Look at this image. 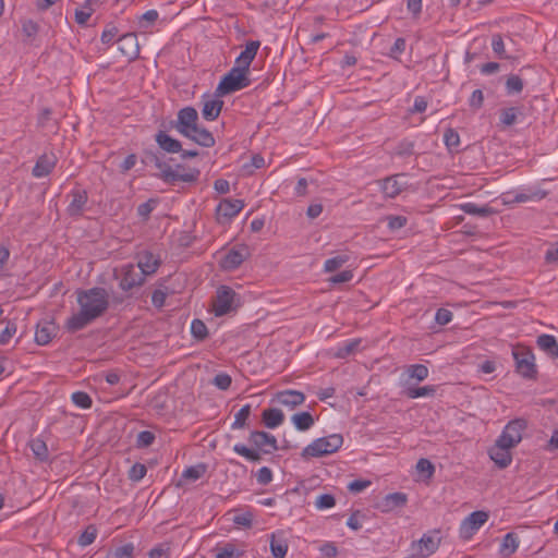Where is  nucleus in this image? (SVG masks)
I'll return each mask as SVG.
<instances>
[{
	"instance_id": "13d9d810",
	"label": "nucleus",
	"mask_w": 558,
	"mask_h": 558,
	"mask_svg": "<svg viewBox=\"0 0 558 558\" xmlns=\"http://www.w3.org/2000/svg\"><path fill=\"white\" fill-rule=\"evenodd\" d=\"M336 499L330 494H323L316 498L315 506L317 509H328L333 507Z\"/></svg>"
},
{
	"instance_id": "9d476101",
	"label": "nucleus",
	"mask_w": 558,
	"mask_h": 558,
	"mask_svg": "<svg viewBox=\"0 0 558 558\" xmlns=\"http://www.w3.org/2000/svg\"><path fill=\"white\" fill-rule=\"evenodd\" d=\"M250 256L248 246L241 244L229 250L220 260V266L225 270L236 269Z\"/></svg>"
},
{
	"instance_id": "c03bdc74",
	"label": "nucleus",
	"mask_w": 558,
	"mask_h": 558,
	"mask_svg": "<svg viewBox=\"0 0 558 558\" xmlns=\"http://www.w3.org/2000/svg\"><path fill=\"white\" fill-rule=\"evenodd\" d=\"M191 333L196 340L203 341L208 336L207 326L203 320L194 319L191 324Z\"/></svg>"
},
{
	"instance_id": "37998d69",
	"label": "nucleus",
	"mask_w": 558,
	"mask_h": 558,
	"mask_svg": "<svg viewBox=\"0 0 558 558\" xmlns=\"http://www.w3.org/2000/svg\"><path fill=\"white\" fill-rule=\"evenodd\" d=\"M520 109L517 107L505 108L500 111V123L504 126H511L517 122Z\"/></svg>"
},
{
	"instance_id": "4be33fe9",
	"label": "nucleus",
	"mask_w": 558,
	"mask_h": 558,
	"mask_svg": "<svg viewBox=\"0 0 558 558\" xmlns=\"http://www.w3.org/2000/svg\"><path fill=\"white\" fill-rule=\"evenodd\" d=\"M260 47L258 40H251L246 43L245 49L240 53L235 60V66L241 68L248 72L252 61L255 59L257 51Z\"/></svg>"
},
{
	"instance_id": "412c9836",
	"label": "nucleus",
	"mask_w": 558,
	"mask_h": 558,
	"mask_svg": "<svg viewBox=\"0 0 558 558\" xmlns=\"http://www.w3.org/2000/svg\"><path fill=\"white\" fill-rule=\"evenodd\" d=\"M223 101L220 99V97H203V108H202V114L203 118L207 121H214L216 120L222 109Z\"/></svg>"
},
{
	"instance_id": "0e129e2a",
	"label": "nucleus",
	"mask_w": 558,
	"mask_h": 558,
	"mask_svg": "<svg viewBox=\"0 0 558 558\" xmlns=\"http://www.w3.org/2000/svg\"><path fill=\"white\" fill-rule=\"evenodd\" d=\"M149 558H168L170 556V546L167 544H160L149 550Z\"/></svg>"
},
{
	"instance_id": "20e7f679",
	"label": "nucleus",
	"mask_w": 558,
	"mask_h": 558,
	"mask_svg": "<svg viewBox=\"0 0 558 558\" xmlns=\"http://www.w3.org/2000/svg\"><path fill=\"white\" fill-rule=\"evenodd\" d=\"M342 444L343 437L340 434H331L326 437H320L307 445L303 449L301 457L303 459H310L328 456L338 451Z\"/></svg>"
},
{
	"instance_id": "58836bf2",
	"label": "nucleus",
	"mask_w": 558,
	"mask_h": 558,
	"mask_svg": "<svg viewBox=\"0 0 558 558\" xmlns=\"http://www.w3.org/2000/svg\"><path fill=\"white\" fill-rule=\"evenodd\" d=\"M206 465L204 463H199L196 465L189 466L182 473V478L189 481H197L206 473Z\"/></svg>"
},
{
	"instance_id": "6ab92c4d",
	"label": "nucleus",
	"mask_w": 558,
	"mask_h": 558,
	"mask_svg": "<svg viewBox=\"0 0 558 558\" xmlns=\"http://www.w3.org/2000/svg\"><path fill=\"white\" fill-rule=\"evenodd\" d=\"M275 401L289 409H294L304 403L305 395L299 390L288 389L277 392Z\"/></svg>"
},
{
	"instance_id": "bb28decb",
	"label": "nucleus",
	"mask_w": 558,
	"mask_h": 558,
	"mask_svg": "<svg viewBox=\"0 0 558 558\" xmlns=\"http://www.w3.org/2000/svg\"><path fill=\"white\" fill-rule=\"evenodd\" d=\"M93 322L94 319L90 316H88L85 312L80 310L77 313L73 314L71 317L68 318L65 323V328L70 332H76L78 330L84 329Z\"/></svg>"
},
{
	"instance_id": "680f3d73",
	"label": "nucleus",
	"mask_w": 558,
	"mask_h": 558,
	"mask_svg": "<svg viewBox=\"0 0 558 558\" xmlns=\"http://www.w3.org/2000/svg\"><path fill=\"white\" fill-rule=\"evenodd\" d=\"M233 523L243 527H251L253 523V514L250 511L235 514L232 519Z\"/></svg>"
},
{
	"instance_id": "c85d7f7f",
	"label": "nucleus",
	"mask_w": 558,
	"mask_h": 558,
	"mask_svg": "<svg viewBox=\"0 0 558 558\" xmlns=\"http://www.w3.org/2000/svg\"><path fill=\"white\" fill-rule=\"evenodd\" d=\"M262 421L266 427L276 428L283 423L284 414L276 408L266 409L263 411Z\"/></svg>"
},
{
	"instance_id": "f3484780",
	"label": "nucleus",
	"mask_w": 558,
	"mask_h": 558,
	"mask_svg": "<svg viewBox=\"0 0 558 558\" xmlns=\"http://www.w3.org/2000/svg\"><path fill=\"white\" fill-rule=\"evenodd\" d=\"M512 447H506L499 440H496L495 445L489 449L488 453L495 464L500 468H507L512 461V454L510 450Z\"/></svg>"
},
{
	"instance_id": "473e14b6",
	"label": "nucleus",
	"mask_w": 558,
	"mask_h": 558,
	"mask_svg": "<svg viewBox=\"0 0 558 558\" xmlns=\"http://www.w3.org/2000/svg\"><path fill=\"white\" fill-rule=\"evenodd\" d=\"M291 422L298 430H308L314 425V417L310 412H299L291 416Z\"/></svg>"
},
{
	"instance_id": "aec40b11",
	"label": "nucleus",
	"mask_w": 558,
	"mask_h": 558,
	"mask_svg": "<svg viewBox=\"0 0 558 558\" xmlns=\"http://www.w3.org/2000/svg\"><path fill=\"white\" fill-rule=\"evenodd\" d=\"M439 546V539L430 534H424L420 541L413 544V549L421 557H428L434 554Z\"/></svg>"
},
{
	"instance_id": "5fc2aeb1",
	"label": "nucleus",
	"mask_w": 558,
	"mask_h": 558,
	"mask_svg": "<svg viewBox=\"0 0 558 558\" xmlns=\"http://www.w3.org/2000/svg\"><path fill=\"white\" fill-rule=\"evenodd\" d=\"M156 207V201L155 199H148L145 203H142L137 207V215L143 219L147 220L151 214V211Z\"/></svg>"
},
{
	"instance_id": "49530a36",
	"label": "nucleus",
	"mask_w": 558,
	"mask_h": 558,
	"mask_svg": "<svg viewBox=\"0 0 558 558\" xmlns=\"http://www.w3.org/2000/svg\"><path fill=\"white\" fill-rule=\"evenodd\" d=\"M349 260L348 255H338L331 258H328L324 264V270L326 272H332L339 269L342 265H344Z\"/></svg>"
},
{
	"instance_id": "f257e3e1",
	"label": "nucleus",
	"mask_w": 558,
	"mask_h": 558,
	"mask_svg": "<svg viewBox=\"0 0 558 558\" xmlns=\"http://www.w3.org/2000/svg\"><path fill=\"white\" fill-rule=\"evenodd\" d=\"M182 136L193 141L199 146L209 148L216 143L214 135L205 128L198 125V113L193 107L179 110L177 120L170 122Z\"/></svg>"
},
{
	"instance_id": "603ef678",
	"label": "nucleus",
	"mask_w": 558,
	"mask_h": 558,
	"mask_svg": "<svg viewBox=\"0 0 558 558\" xmlns=\"http://www.w3.org/2000/svg\"><path fill=\"white\" fill-rule=\"evenodd\" d=\"M492 48L496 56L500 59L508 58L506 54L505 43L500 34H495L492 38Z\"/></svg>"
},
{
	"instance_id": "f704fd0d",
	"label": "nucleus",
	"mask_w": 558,
	"mask_h": 558,
	"mask_svg": "<svg viewBox=\"0 0 558 558\" xmlns=\"http://www.w3.org/2000/svg\"><path fill=\"white\" fill-rule=\"evenodd\" d=\"M437 391V386L428 385L424 387H408L403 393L410 399H416L421 397H433Z\"/></svg>"
},
{
	"instance_id": "a878e982",
	"label": "nucleus",
	"mask_w": 558,
	"mask_h": 558,
	"mask_svg": "<svg viewBox=\"0 0 558 558\" xmlns=\"http://www.w3.org/2000/svg\"><path fill=\"white\" fill-rule=\"evenodd\" d=\"M155 141L158 146L168 154H177L182 150V144L177 138L171 137L165 131H159L155 135Z\"/></svg>"
},
{
	"instance_id": "b1692460",
	"label": "nucleus",
	"mask_w": 558,
	"mask_h": 558,
	"mask_svg": "<svg viewBox=\"0 0 558 558\" xmlns=\"http://www.w3.org/2000/svg\"><path fill=\"white\" fill-rule=\"evenodd\" d=\"M57 333V326L52 322H41L37 324L35 331V341L39 345L48 344Z\"/></svg>"
},
{
	"instance_id": "de8ad7c7",
	"label": "nucleus",
	"mask_w": 558,
	"mask_h": 558,
	"mask_svg": "<svg viewBox=\"0 0 558 558\" xmlns=\"http://www.w3.org/2000/svg\"><path fill=\"white\" fill-rule=\"evenodd\" d=\"M17 326L15 320L8 319L5 322L4 329L0 332V344H7L12 339V337L16 333Z\"/></svg>"
},
{
	"instance_id": "2f4dec72",
	"label": "nucleus",
	"mask_w": 558,
	"mask_h": 558,
	"mask_svg": "<svg viewBox=\"0 0 558 558\" xmlns=\"http://www.w3.org/2000/svg\"><path fill=\"white\" fill-rule=\"evenodd\" d=\"M407 504V495L403 493L388 494L381 504L383 511H391L395 508L403 507Z\"/></svg>"
},
{
	"instance_id": "ea45409f",
	"label": "nucleus",
	"mask_w": 558,
	"mask_h": 558,
	"mask_svg": "<svg viewBox=\"0 0 558 558\" xmlns=\"http://www.w3.org/2000/svg\"><path fill=\"white\" fill-rule=\"evenodd\" d=\"M251 414V405L244 404L234 415V422L232 423L233 429H240L245 427L246 421Z\"/></svg>"
},
{
	"instance_id": "a211bd4d",
	"label": "nucleus",
	"mask_w": 558,
	"mask_h": 558,
	"mask_svg": "<svg viewBox=\"0 0 558 558\" xmlns=\"http://www.w3.org/2000/svg\"><path fill=\"white\" fill-rule=\"evenodd\" d=\"M404 177V174H395L380 180L379 184L384 195L389 198L397 197L405 187V183L400 181Z\"/></svg>"
},
{
	"instance_id": "774afa93",
	"label": "nucleus",
	"mask_w": 558,
	"mask_h": 558,
	"mask_svg": "<svg viewBox=\"0 0 558 558\" xmlns=\"http://www.w3.org/2000/svg\"><path fill=\"white\" fill-rule=\"evenodd\" d=\"M256 480H257L258 484H260V485L269 484L272 480L271 470L267 466L260 468L256 474Z\"/></svg>"
},
{
	"instance_id": "c9c22d12",
	"label": "nucleus",
	"mask_w": 558,
	"mask_h": 558,
	"mask_svg": "<svg viewBox=\"0 0 558 558\" xmlns=\"http://www.w3.org/2000/svg\"><path fill=\"white\" fill-rule=\"evenodd\" d=\"M360 344H361L360 339H351V340L344 341L337 348L335 356L338 359H345L349 355L356 352Z\"/></svg>"
},
{
	"instance_id": "72a5a7b5",
	"label": "nucleus",
	"mask_w": 558,
	"mask_h": 558,
	"mask_svg": "<svg viewBox=\"0 0 558 558\" xmlns=\"http://www.w3.org/2000/svg\"><path fill=\"white\" fill-rule=\"evenodd\" d=\"M519 547V537L515 533H507L504 538L502 543L500 545V553L509 557L511 556Z\"/></svg>"
},
{
	"instance_id": "69168bd1",
	"label": "nucleus",
	"mask_w": 558,
	"mask_h": 558,
	"mask_svg": "<svg viewBox=\"0 0 558 558\" xmlns=\"http://www.w3.org/2000/svg\"><path fill=\"white\" fill-rule=\"evenodd\" d=\"M483 102H484L483 92L481 89H475L469 99L470 107L474 110H478L480 108H482Z\"/></svg>"
},
{
	"instance_id": "4468645a",
	"label": "nucleus",
	"mask_w": 558,
	"mask_h": 558,
	"mask_svg": "<svg viewBox=\"0 0 558 558\" xmlns=\"http://www.w3.org/2000/svg\"><path fill=\"white\" fill-rule=\"evenodd\" d=\"M136 262L138 269L147 277L154 275L160 264L161 259L159 256L153 254L149 251H142L136 254Z\"/></svg>"
},
{
	"instance_id": "e2e57ef3",
	"label": "nucleus",
	"mask_w": 558,
	"mask_h": 558,
	"mask_svg": "<svg viewBox=\"0 0 558 558\" xmlns=\"http://www.w3.org/2000/svg\"><path fill=\"white\" fill-rule=\"evenodd\" d=\"M213 383L217 388L227 390L231 386L232 379L230 375L226 373H219L214 377Z\"/></svg>"
},
{
	"instance_id": "f03ea898",
	"label": "nucleus",
	"mask_w": 558,
	"mask_h": 558,
	"mask_svg": "<svg viewBox=\"0 0 558 558\" xmlns=\"http://www.w3.org/2000/svg\"><path fill=\"white\" fill-rule=\"evenodd\" d=\"M80 310L94 320L102 316L109 307V293L104 288H92L77 292Z\"/></svg>"
},
{
	"instance_id": "a18cd8bd",
	"label": "nucleus",
	"mask_w": 558,
	"mask_h": 558,
	"mask_svg": "<svg viewBox=\"0 0 558 558\" xmlns=\"http://www.w3.org/2000/svg\"><path fill=\"white\" fill-rule=\"evenodd\" d=\"M444 142L447 148L452 151L460 146V135L456 130L449 128L444 133Z\"/></svg>"
},
{
	"instance_id": "f8f14e48",
	"label": "nucleus",
	"mask_w": 558,
	"mask_h": 558,
	"mask_svg": "<svg viewBox=\"0 0 558 558\" xmlns=\"http://www.w3.org/2000/svg\"><path fill=\"white\" fill-rule=\"evenodd\" d=\"M488 520L485 511H474L469 514L460 525L461 537L468 539Z\"/></svg>"
},
{
	"instance_id": "9b49d317",
	"label": "nucleus",
	"mask_w": 558,
	"mask_h": 558,
	"mask_svg": "<svg viewBox=\"0 0 558 558\" xmlns=\"http://www.w3.org/2000/svg\"><path fill=\"white\" fill-rule=\"evenodd\" d=\"M244 202L242 199L223 198L216 208L218 222H226L239 215L243 209Z\"/></svg>"
},
{
	"instance_id": "4d7b16f0",
	"label": "nucleus",
	"mask_w": 558,
	"mask_h": 558,
	"mask_svg": "<svg viewBox=\"0 0 558 558\" xmlns=\"http://www.w3.org/2000/svg\"><path fill=\"white\" fill-rule=\"evenodd\" d=\"M147 469L142 463H135L129 471V478L134 482L141 481L146 475Z\"/></svg>"
},
{
	"instance_id": "bf43d9fd",
	"label": "nucleus",
	"mask_w": 558,
	"mask_h": 558,
	"mask_svg": "<svg viewBox=\"0 0 558 558\" xmlns=\"http://www.w3.org/2000/svg\"><path fill=\"white\" fill-rule=\"evenodd\" d=\"M158 16H159V14L156 10L146 11L140 17V26L142 28L148 27L149 25L154 24L157 21Z\"/></svg>"
},
{
	"instance_id": "4c0bfd02",
	"label": "nucleus",
	"mask_w": 558,
	"mask_h": 558,
	"mask_svg": "<svg viewBox=\"0 0 558 558\" xmlns=\"http://www.w3.org/2000/svg\"><path fill=\"white\" fill-rule=\"evenodd\" d=\"M243 555L244 550H239L234 544L227 543L217 549L216 558H241Z\"/></svg>"
},
{
	"instance_id": "79ce46f5",
	"label": "nucleus",
	"mask_w": 558,
	"mask_h": 558,
	"mask_svg": "<svg viewBox=\"0 0 558 558\" xmlns=\"http://www.w3.org/2000/svg\"><path fill=\"white\" fill-rule=\"evenodd\" d=\"M407 373L411 378L423 381L428 377L429 371L427 366L423 364H412L408 366Z\"/></svg>"
},
{
	"instance_id": "6e6d98bb",
	"label": "nucleus",
	"mask_w": 558,
	"mask_h": 558,
	"mask_svg": "<svg viewBox=\"0 0 558 558\" xmlns=\"http://www.w3.org/2000/svg\"><path fill=\"white\" fill-rule=\"evenodd\" d=\"M97 531L94 526H88L78 537L81 546H88L96 539Z\"/></svg>"
},
{
	"instance_id": "39448f33",
	"label": "nucleus",
	"mask_w": 558,
	"mask_h": 558,
	"mask_svg": "<svg viewBox=\"0 0 558 558\" xmlns=\"http://www.w3.org/2000/svg\"><path fill=\"white\" fill-rule=\"evenodd\" d=\"M247 71L233 66L220 81L216 88V96L222 97L247 87L251 83Z\"/></svg>"
},
{
	"instance_id": "052dcab7",
	"label": "nucleus",
	"mask_w": 558,
	"mask_h": 558,
	"mask_svg": "<svg viewBox=\"0 0 558 558\" xmlns=\"http://www.w3.org/2000/svg\"><path fill=\"white\" fill-rule=\"evenodd\" d=\"M416 470L422 474H426L427 477H432L435 472V466L429 460L421 458L416 463Z\"/></svg>"
},
{
	"instance_id": "7c9ffc66",
	"label": "nucleus",
	"mask_w": 558,
	"mask_h": 558,
	"mask_svg": "<svg viewBox=\"0 0 558 558\" xmlns=\"http://www.w3.org/2000/svg\"><path fill=\"white\" fill-rule=\"evenodd\" d=\"M28 446H29L34 457L38 461H40V462L48 461L49 450H48L46 442L41 438L37 437V438L31 439L28 442Z\"/></svg>"
},
{
	"instance_id": "8fccbe9b",
	"label": "nucleus",
	"mask_w": 558,
	"mask_h": 558,
	"mask_svg": "<svg viewBox=\"0 0 558 558\" xmlns=\"http://www.w3.org/2000/svg\"><path fill=\"white\" fill-rule=\"evenodd\" d=\"M73 403L81 409H89L92 407V398L84 391H76L71 397Z\"/></svg>"
},
{
	"instance_id": "c756f323",
	"label": "nucleus",
	"mask_w": 558,
	"mask_h": 558,
	"mask_svg": "<svg viewBox=\"0 0 558 558\" xmlns=\"http://www.w3.org/2000/svg\"><path fill=\"white\" fill-rule=\"evenodd\" d=\"M536 342L539 349L543 350L546 354L554 359H558V342L554 336L546 333L541 335L537 337Z\"/></svg>"
},
{
	"instance_id": "cd10ccee",
	"label": "nucleus",
	"mask_w": 558,
	"mask_h": 558,
	"mask_svg": "<svg viewBox=\"0 0 558 558\" xmlns=\"http://www.w3.org/2000/svg\"><path fill=\"white\" fill-rule=\"evenodd\" d=\"M86 191L75 190L72 192V202L68 207V211L71 216H78L82 214L84 206L87 203Z\"/></svg>"
},
{
	"instance_id": "a19ab883",
	"label": "nucleus",
	"mask_w": 558,
	"mask_h": 558,
	"mask_svg": "<svg viewBox=\"0 0 558 558\" xmlns=\"http://www.w3.org/2000/svg\"><path fill=\"white\" fill-rule=\"evenodd\" d=\"M524 84L523 80L515 74H511L508 76L506 81V90L507 94L513 95V94H520L523 90Z\"/></svg>"
},
{
	"instance_id": "6e6552de",
	"label": "nucleus",
	"mask_w": 558,
	"mask_h": 558,
	"mask_svg": "<svg viewBox=\"0 0 558 558\" xmlns=\"http://www.w3.org/2000/svg\"><path fill=\"white\" fill-rule=\"evenodd\" d=\"M526 428V421L515 418L510 421L497 438L506 447H515L522 440V433Z\"/></svg>"
},
{
	"instance_id": "e433bc0d",
	"label": "nucleus",
	"mask_w": 558,
	"mask_h": 558,
	"mask_svg": "<svg viewBox=\"0 0 558 558\" xmlns=\"http://www.w3.org/2000/svg\"><path fill=\"white\" fill-rule=\"evenodd\" d=\"M134 545L132 543L110 549L105 558H133Z\"/></svg>"
},
{
	"instance_id": "09e8293b",
	"label": "nucleus",
	"mask_w": 558,
	"mask_h": 558,
	"mask_svg": "<svg viewBox=\"0 0 558 558\" xmlns=\"http://www.w3.org/2000/svg\"><path fill=\"white\" fill-rule=\"evenodd\" d=\"M233 450L250 461L257 462L260 460V454L258 451L252 450L242 444L234 445Z\"/></svg>"
},
{
	"instance_id": "864d4df0",
	"label": "nucleus",
	"mask_w": 558,
	"mask_h": 558,
	"mask_svg": "<svg viewBox=\"0 0 558 558\" xmlns=\"http://www.w3.org/2000/svg\"><path fill=\"white\" fill-rule=\"evenodd\" d=\"M462 209L466 214L476 215V216H481V217H486L490 213V208L489 207H487V206L480 207V206H477L474 203H466V204H464L462 206Z\"/></svg>"
},
{
	"instance_id": "423d86ee",
	"label": "nucleus",
	"mask_w": 558,
	"mask_h": 558,
	"mask_svg": "<svg viewBox=\"0 0 558 558\" xmlns=\"http://www.w3.org/2000/svg\"><path fill=\"white\" fill-rule=\"evenodd\" d=\"M239 303L240 298L233 289L228 286H220L213 302V310L216 316H223L235 310Z\"/></svg>"
},
{
	"instance_id": "0eeeda50",
	"label": "nucleus",
	"mask_w": 558,
	"mask_h": 558,
	"mask_svg": "<svg viewBox=\"0 0 558 558\" xmlns=\"http://www.w3.org/2000/svg\"><path fill=\"white\" fill-rule=\"evenodd\" d=\"M515 361L517 372L524 378H534L536 375V365L534 363V354L524 347H517L512 351Z\"/></svg>"
},
{
	"instance_id": "2eb2a0df",
	"label": "nucleus",
	"mask_w": 558,
	"mask_h": 558,
	"mask_svg": "<svg viewBox=\"0 0 558 558\" xmlns=\"http://www.w3.org/2000/svg\"><path fill=\"white\" fill-rule=\"evenodd\" d=\"M248 440L264 453H271L278 449L276 437L266 432H252L250 434Z\"/></svg>"
},
{
	"instance_id": "1a4fd4ad",
	"label": "nucleus",
	"mask_w": 558,
	"mask_h": 558,
	"mask_svg": "<svg viewBox=\"0 0 558 558\" xmlns=\"http://www.w3.org/2000/svg\"><path fill=\"white\" fill-rule=\"evenodd\" d=\"M119 278L120 289L128 292L136 287L143 286L146 276L141 270H136L133 264H128L121 267Z\"/></svg>"
},
{
	"instance_id": "393cba45",
	"label": "nucleus",
	"mask_w": 558,
	"mask_h": 558,
	"mask_svg": "<svg viewBox=\"0 0 558 558\" xmlns=\"http://www.w3.org/2000/svg\"><path fill=\"white\" fill-rule=\"evenodd\" d=\"M269 547L274 558H284L288 553V542L283 532L271 533L269 536Z\"/></svg>"
},
{
	"instance_id": "3c124183",
	"label": "nucleus",
	"mask_w": 558,
	"mask_h": 558,
	"mask_svg": "<svg viewBox=\"0 0 558 558\" xmlns=\"http://www.w3.org/2000/svg\"><path fill=\"white\" fill-rule=\"evenodd\" d=\"M414 154V143L403 140L395 148V155L399 157H409Z\"/></svg>"
},
{
	"instance_id": "ddd939ff",
	"label": "nucleus",
	"mask_w": 558,
	"mask_h": 558,
	"mask_svg": "<svg viewBox=\"0 0 558 558\" xmlns=\"http://www.w3.org/2000/svg\"><path fill=\"white\" fill-rule=\"evenodd\" d=\"M118 49L128 61H134L140 54V44L135 33H128L118 39Z\"/></svg>"
},
{
	"instance_id": "dca6fc26",
	"label": "nucleus",
	"mask_w": 558,
	"mask_h": 558,
	"mask_svg": "<svg viewBox=\"0 0 558 558\" xmlns=\"http://www.w3.org/2000/svg\"><path fill=\"white\" fill-rule=\"evenodd\" d=\"M57 162L58 158L53 153H45L40 155L33 167V177L40 179L49 175L54 169Z\"/></svg>"
},
{
	"instance_id": "338daca9",
	"label": "nucleus",
	"mask_w": 558,
	"mask_h": 558,
	"mask_svg": "<svg viewBox=\"0 0 558 558\" xmlns=\"http://www.w3.org/2000/svg\"><path fill=\"white\" fill-rule=\"evenodd\" d=\"M155 440V435L149 430H143L137 435V447H148Z\"/></svg>"
},
{
	"instance_id": "5701e85b",
	"label": "nucleus",
	"mask_w": 558,
	"mask_h": 558,
	"mask_svg": "<svg viewBox=\"0 0 558 558\" xmlns=\"http://www.w3.org/2000/svg\"><path fill=\"white\" fill-rule=\"evenodd\" d=\"M505 196H506L505 202L507 204L537 202V201H541L546 197V192L541 191V190L519 192V193L508 192L505 194Z\"/></svg>"
},
{
	"instance_id": "7ed1b4c3",
	"label": "nucleus",
	"mask_w": 558,
	"mask_h": 558,
	"mask_svg": "<svg viewBox=\"0 0 558 558\" xmlns=\"http://www.w3.org/2000/svg\"><path fill=\"white\" fill-rule=\"evenodd\" d=\"M155 167L159 170V178L168 183L174 184L175 182L192 183L197 181L199 177L198 169H185L182 165H177L174 168L166 161L161 160L158 156L153 157Z\"/></svg>"
}]
</instances>
